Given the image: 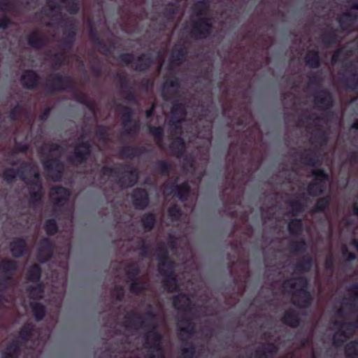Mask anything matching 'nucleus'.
I'll return each mask as SVG.
<instances>
[{"mask_svg":"<svg viewBox=\"0 0 358 358\" xmlns=\"http://www.w3.org/2000/svg\"><path fill=\"white\" fill-rule=\"evenodd\" d=\"M306 62L311 67H317L320 64V58L317 52L315 51L308 52L306 57Z\"/></svg>","mask_w":358,"mask_h":358,"instance_id":"nucleus-31","label":"nucleus"},{"mask_svg":"<svg viewBox=\"0 0 358 358\" xmlns=\"http://www.w3.org/2000/svg\"><path fill=\"white\" fill-rule=\"evenodd\" d=\"M352 128L358 129V120L353 123Z\"/></svg>","mask_w":358,"mask_h":358,"instance_id":"nucleus-64","label":"nucleus"},{"mask_svg":"<svg viewBox=\"0 0 358 358\" xmlns=\"http://www.w3.org/2000/svg\"><path fill=\"white\" fill-rule=\"evenodd\" d=\"M45 229L48 234H54L57 231L56 222L53 219L48 220L45 223Z\"/></svg>","mask_w":358,"mask_h":358,"instance_id":"nucleus-41","label":"nucleus"},{"mask_svg":"<svg viewBox=\"0 0 358 358\" xmlns=\"http://www.w3.org/2000/svg\"><path fill=\"white\" fill-rule=\"evenodd\" d=\"M27 292L31 298H41L43 296V289L41 285H36V287H27Z\"/></svg>","mask_w":358,"mask_h":358,"instance_id":"nucleus-37","label":"nucleus"},{"mask_svg":"<svg viewBox=\"0 0 358 358\" xmlns=\"http://www.w3.org/2000/svg\"><path fill=\"white\" fill-rule=\"evenodd\" d=\"M138 272V270L136 264L128 265L126 268L127 278L129 280H132L137 275Z\"/></svg>","mask_w":358,"mask_h":358,"instance_id":"nucleus-42","label":"nucleus"},{"mask_svg":"<svg viewBox=\"0 0 358 358\" xmlns=\"http://www.w3.org/2000/svg\"><path fill=\"white\" fill-rule=\"evenodd\" d=\"M18 345L16 343L8 345L2 352V358H17L18 355Z\"/></svg>","mask_w":358,"mask_h":358,"instance_id":"nucleus-26","label":"nucleus"},{"mask_svg":"<svg viewBox=\"0 0 358 358\" xmlns=\"http://www.w3.org/2000/svg\"><path fill=\"white\" fill-rule=\"evenodd\" d=\"M90 145L87 143H82L77 145L74 149V153L71 158V161L74 164L82 163L86 159L89 154Z\"/></svg>","mask_w":358,"mask_h":358,"instance_id":"nucleus-14","label":"nucleus"},{"mask_svg":"<svg viewBox=\"0 0 358 358\" xmlns=\"http://www.w3.org/2000/svg\"><path fill=\"white\" fill-rule=\"evenodd\" d=\"M350 247L355 248L358 251V241L353 240L350 244Z\"/></svg>","mask_w":358,"mask_h":358,"instance_id":"nucleus-60","label":"nucleus"},{"mask_svg":"<svg viewBox=\"0 0 358 358\" xmlns=\"http://www.w3.org/2000/svg\"><path fill=\"white\" fill-rule=\"evenodd\" d=\"M292 208L296 213L301 211L303 208V206L299 202L292 203Z\"/></svg>","mask_w":358,"mask_h":358,"instance_id":"nucleus-53","label":"nucleus"},{"mask_svg":"<svg viewBox=\"0 0 358 358\" xmlns=\"http://www.w3.org/2000/svg\"><path fill=\"white\" fill-rule=\"evenodd\" d=\"M150 132L154 136L159 147H163V131L161 127H149Z\"/></svg>","mask_w":358,"mask_h":358,"instance_id":"nucleus-34","label":"nucleus"},{"mask_svg":"<svg viewBox=\"0 0 358 358\" xmlns=\"http://www.w3.org/2000/svg\"><path fill=\"white\" fill-rule=\"evenodd\" d=\"M124 294V291L122 287H119L117 290H114L113 294L117 299H120Z\"/></svg>","mask_w":358,"mask_h":358,"instance_id":"nucleus-56","label":"nucleus"},{"mask_svg":"<svg viewBox=\"0 0 358 358\" xmlns=\"http://www.w3.org/2000/svg\"><path fill=\"white\" fill-rule=\"evenodd\" d=\"M307 280L303 277L292 278L283 283L285 292H292L293 303L301 308L308 306L312 298L306 290Z\"/></svg>","mask_w":358,"mask_h":358,"instance_id":"nucleus-5","label":"nucleus"},{"mask_svg":"<svg viewBox=\"0 0 358 358\" xmlns=\"http://www.w3.org/2000/svg\"><path fill=\"white\" fill-rule=\"evenodd\" d=\"M21 112V108L19 106H16L10 113V118L11 120H15L17 117V115Z\"/></svg>","mask_w":358,"mask_h":358,"instance_id":"nucleus-52","label":"nucleus"},{"mask_svg":"<svg viewBox=\"0 0 358 358\" xmlns=\"http://www.w3.org/2000/svg\"><path fill=\"white\" fill-rule=\"evenodd\" d=\"M208 7L207 3L203 0L198 1L192 8L194 24L191 33L196 38H204L210 31L211 25L205 17Z\"/></svg>","mask_w":358,"mask_h":358,"instance_id":"nucleus-6","label":"nucleus"},{"mask_svg":"<svg viewBox=\"0 0 358 358\" xmlns=\"http://www.w3.org/2000/svg\"><path fill=\"white\" fill-rule=\"evenodd\" d=\"M153 107H154V106H152V107L150 109H149V110H148L146 111V116H147L148 117H149L152 115V109H153Z\"/></svg>","mask_w":358,"mask_h":358,"instance_id":"nucleus-62","label":"nucleus"},{"mask_svg":"<svg viewBox=\"0 0 358 358\" xmlns=\"http://www.w3.org/2000/svg\"><path fill=\"white\" fill-rule=\"evenodd\" d=\"M155 217L153 214H148L142 218L143 226L145 230H150L155 224Z\"/></svg>","mask_w":358,"mask_h":358,"instance_id":"nucleus-36","label":"nucleus"},{"mask_svg":"<svg viewBox=\"0 0 358 358\" xmlns=\"http://www.w3.org/2000/svg\"><path fill=\"white\" fill-rule=\"evenodd\" d=\"M357 19V15L354 13H345L340 20L339 23L341 28L345 31H350V27L353 26Z\"/></svg>","mask_w":358,"mask_h":358,"instance_id":"nucleus-23","label":"nucleus"},{"mask_svg":"<svg viewBox=\"0 0 358 358\" xmlns=\"http://www.w3.org/2000/svg\"><path fill=\"white\" fill-rule=\"evenodd\" d=\"M8 22L9 21L7 17L4 16L0 17V28H6L8 26Z\"/></svg>","mask_w":358,"mask_h":358,"instance_id":"nucleus-54","label":"nucleus"},{"mask_svg":"<svg viewBox=\"0 0 358 358\" xmlns=\"http://www.w3.org/2000/svg\"><path fill=\"white\" fill-rule=\"evenodd\" d=\"M152 63V61L149 57L148 55H143L141 56L136 64H135V69L138 71H143L146 68H148L150 64Z\"/></svg>","mask_w":358,"mask_h":358,"instance_id":"nucleus-30","label":"nucleus"},{"mask_svg":"<svg viewBox=\"0 0 358 358\" xmlns=\"http://www.w3.org/2000/svg\"><path fill=\"white\" fill-rule=\"evenodd\" d=\"M310 265H311V260L309 259L308 262H307L306 265L304 266L303 269L308 270L310 267Z\"/></svg>","mask_w":358,"mask_h":358,"instance_id":"nucleus-61","label":"nucleus"},{"mask_svg":"<svg viewBox=\"0 0 358 358\" xmlns=\"http://www.w3.org/2000/svg\"><path fill=\"white\" fill-rule=\"evenodd\" d=\"M158 167L162 174L167 173L169 168V165L166 162H159L158 163Z\"/></svg>","mask_w":358,"mask_h":358,"instance_id":"nucleus-51","label":"nucleus"},{"mask_svg":"<svg viewBox=\"0 0 358 358\" xmlns=\"http://www.w3.org/2000/svg\"><path fill=\"white\" fill-rule=\"evenodd\" d=\"M69 195V191L63 187H52L50 191V199L55 208L64 206Z\"/></svg>","mask_w":358,"mask_h":358,"instance_id":"nucleus-13","label":"nucleus"},{"mask_svg":"<svg viewBox=\"0 0 358 358\" xmlns=\"http://www.w3.org/2000/svg\"><path fill=\"white\" fill-rule=\"evenodd\" d=\"M38 76L34 71H26L21 78L22 85L27 88H33L38 83Z\"/></svg>","mask_w":358,"mask_h":358,"instance_id":"nucleus-22","label":"nucleus"},{"mask_svg":"<svg viewBox=\"0 0 358 358\" xmlns=\"http://www.w3.org/2000/svg\"><path fill=\"white\" fill-rule=\"evenodd\" d=\"M32 331H33V327L31 324H29L24 326L19 334V338L21 341L27 340L28 338V337L31 335Z\"/></svg>","mask_w":358,"mask_h":358,"instance_id":"nucleus-39","label":"nucleus"},{"mask_svg":"<svg viewBox=\"0 0 358 358\" xmlns=\"http://www.w3.org/2000/svg\"><path fill=\"white\" fill-rule=\"evenodd\" d=\"M353 211L354 213L358 216V206L356 203L354 205Z\"/></svg>","mask_w":358,"mask_h":358,"instance_id":"nucleus-63","label":"nucleus"},{"mask_svg":"<svg viewBox=\"0 0 358 358\" xmlns=\"http://www.w3.org/2000/svg\"><path fill=\"white\" fill-rule=\"evenodd\" d=\"M31 307L36 320H41L45 315V307L38 303H31Z\"/></svg>","mask_w":358,"mask_h":358,"instance_id":"nucleus-33","label":"nucleus"},{"mask_svg":"<svg viewBox=\"0 0 358 358\" xmlns=\"http://www.w3.org/2000/svg\"><path fill=\"white\" fill-rule=\"evenodd\" d=\"M133 59H134L133 56L131 55H129V54L123 55L122 56V60L128 64L132 62Z\"/></svg>","mask_w":358,"mask_h":358,"instance_id":"nucleus-55","label":"nucleus"},{"mask_svg":"<svg viewBox=\"0 0 358 358\" xmlns=\"http://www.w3.org/2000/svg\"><path fill=\"white\" fill-rule=\"evenodd\" d=\"M16 177V172L13 169L6 170L3 178L7 182H11Z\"/></svg>","mask_w":358,"mask_h":358,"instance_id":"nucleus-46","label":"nucleus"},{"mask_svg":"<svg viewBox=\"0 0 358 358\" xmlns=\"http://www.w3.org/2000/svg\"><path fill=\"white\" fill-rule=\"evenodd\" d=\"M41 275V269L38 266H32L28 271V278L31 281H37Z\"/></svg>","mask_w":358,"mask_h":358,"instance_id":"nucleus-35","label":"nucleus"},{"mask_svg":"<svg viewBox=\"0 0 358 358\" xmlns=\"http://www.w3.org/2000/svg\"><path fill=\"white\" fill-rule=\"evenodd\" d=\"M306 248V243L304 241H301L299 242L293 243L291 245L292 250L294 252L300 251L304 250Z\"/></svg>","mask_w":358,"mask_h":358,"instance_id":"nucleus-47","label":"nucleus"},{"mask_svg":"<svg viewBox=\"0 0 358 358\" xmlns=\"http://www.w3.org/2000/svg\"><path fill=\"white\" fill-rule=\"evenodd\" d=\"M69 82V78L56 76L53 78V89L58 90H64L66 88Z\"/></svg>","mask_w":358,"mask_h":358,"instance_id":"nucleus-29","label":"nucleus"},{"mask_svg":"<svg viewBox=\"0 0 358 358\" xmlns=\"http://www.w3.org/2000/svg\"><path fill=\"white\" fill-rule=\"evenodd\" d=\"M175 192H176L177 196L180 200L185 199L187 198V196L188 195V192H189V186H188L187 183L184 182L182 185H180V186L176 185V187L173 186V185H166L164 190V194L170 195Z\"/></svg>","mask_w":358,"mask_h":358,"instance_id":"nucleus-15","label":"nucleus"},{"mask_svg":"<svg viewBox=\"0 0 358 358\" xmlns=\"http://www.w3.org/2000/svg\"><path fill=\"white\" fill-rule=\"evenodd\" d=\"M283 322L291 327H296L299 324V317L292 310H289L285 313Z\"/></svg>","mask_w":358,"mask_h":358,"instance_id":"nucleus-28","label":"nucleus"},{"mask_svg":"<svg viewBox=\"0 0 358 358\" xmlns=\"http://www.w3.org/2000/svg\"><path fill=\"white\" fill-rule=\"evenodd\" d=\"M132 201L136 208H144L148 203L147 192L143 189H136L132 194Z\"/></svg>","mask_w":358,"mask_h":358,"instance_id":"nucleus-16","label":"nucleus"},{"mask_svg":"<svg viewBox=\"0 0 358 358\" xmlns=\"http://www.w3.org/2000/svg\"><path fill=\"white\" fill-rule=\"evenodd\" d=\"M342 253L343 257H345L348 260H352L355 259L354 254L352 252H349L346 246H343L342 248Z\"/></svg>","mask_w":358,"mask_h":358,"instance_id":"nucleus-50","label":"nucleus"},{"mask_svg":"<svg viewBox=\"0 0 358 358\" xmlns=\"http://www.w3.org/2000/svg\"><path fill=\"white\" fill-rule=\"evenodd\" d=\"M25 248V241L20 238L15 239L10 243V251L16 257H20L24 254Z\"/></svg>","mask_w":358,"mask_h":358,"instance_id":"nucleus-24","label":"nucleus"},{"mask_svg":"<svg viewBox=\"0 0 358 358\" xmlns=\"http://www.w3.org/2000/svg\"><path fill=\"white\" fill-rule=\"evenodd\" d=\"M48 6L50 9V13L52 16L55 15L57 10L60 9L61 6H65L67 10L71 13H76L78 9V4L75 1H69L67 0H47Z\"/></svg>","mask_w":358,"mask_h":358,"instance_id":"nucleus-11","label":"nucleus"},{"mask_svg":"<svg viewBox=\"0 0 358 358\" xmlns=\"http://www.w3.org/2000/svg\"><path fill=\"white\" fill-rule=\"evenodd\" d=\"M301 221L296 219L292 220L288 224L289 231L292 234H298L301 230Z\"/></svg>","mask_w":358,"mask_h":358,"instance_id":"nucleus-38","label":"nucleus"},{"mask_svg":"<svg viewBox=\"0 0 358 358\" xmlns=\"http://www.w3.org/2000/svg\"><path fill=\"white\" fill-rule=\"evenodd\" d=\"M176 240H177L176 237H175L174 236L170 235L169 245L171 248H173L176 247Z\"/></svg>","mask_w":358,"mask_h":358,"instance_id":"nucleus-57","label":"nucleus"},{"mask_svg":"<svg viewBox=\"0 0 358 358\" xmlns=\"http://www.w3.org/2000/svg\"><path fill=\"white\" fill-rule=\"evenodd\" d=\"M346 358H358V343L350 342L345 348Z\"/></svg>","mask_w":358,"mask_h":358,"instance_id":"nucleus-32","label":"nucleus"},{"mask_svg":"<svg viewBox=\"0 0 358 358\" xmlns=\"http://www.w3.org/2000/svg\"><path fill=\"white\" fill-rule=\"evenodd\" d=\"M122 171V176L119 178V182L122 187H128L133 186L136 184L138 180V173L136 169H134L129 166L123 167V166H117L115 169L110 168H103L102 169V175L105 178L108 177L110 178L112 180L119 178V173Z\"/></svg>","mask_w":358,"mask_h":358,"instance_id":"nucleus-7","label":"nucleus"},{"mask_svg":"<svg viewBox=\"0 0 358 358\" xmlns=\"http://www.w3.org/2000/svg\"><path fill=\"white\" fill-rule=\"evenodd\" d=\"M173 306L180 315L178 322V335L182 340H185L192 335L194 330L190 319L192 313L191 299L184 294H179L174 297Z\"/></svg>","mask_w":358,"mask_h":358,"instance_id":"nucleus-3","label":"nucleus"},{"mask_svg":"<svg viewBox=\"0 0 358 358\" xmlns=\"http://www.w3.org/2000/svg\"><path fill=\"white\" fill-rule=\"evenodd\" d=\"M332 329L336 330L333 344L340 346L358 328V285L349 289V297L343 299L332 317Z\"/></svg>","mask_w":358,"mask_h":358,"instance_id":"nucleus-1","label":"nucleus"},{"mask_svg":"<svg viewBox=\"0 0 358 358\" xmlns=\"http://www.w3.org/2000/svg\"><path fill=\"white\" fill-rule=\"evenodd\" d=\"M122 155L125 157H133L136 155V150L130 148H125L122 152Z\"/></svg>","mask_w":358,"mask_h":358,"instance_id":"nucleus-48","label":"nucleus"},{"mask_svg":"<svg viewBox=\"0 0 358 358\" xmlns=\"http://www.w3.org/2000/svg\"><path fill=\"white\" fill-rule=\"evenodd\" d=\"M341 51L338 50L336 52H335L331 57V62L335 63L338 57V55L340 54Z\"/></svg>","mask_w":358,"mask_h":358,"instance_id":"nucleus-59","label":"nucleus"},{"mask_svg":"<svg viewBox=\"0 0 358 358\" xmlns=\"http://www.w3.org/2000/svg\"><path fill=\"white\" fill-rule=\"evenodd\" d=\"M39 173L34 167L25 165L20 178L30 185V201L34 206L41 200V185L38 183Z\"/></svg>","mask_w":358,"mask_h":358,"instance_id":"nucleus-9","label":"nucleus"},{"mask_svg":"<svg viewBox=\"0 0 358 358\" xmlns=\"http://www.w3.org/2000/svg\"><path fill=\"white\" fill-rule=\"evenodd\" d=\"M169 215L172 220H178L181 216V213L176 206H173L169 208Z\"/></svg>","mask_w":358,"mask_h":358,"instance_id":"nucleus-44","label":"nucleus"},{"mask_svg":"<svg viewBox=\"0 0 358 358\" xmlns=\"http://www.w3.org/2000/svg\"><path fill=\"white\" fill-rule=\"evenodd\" d=\"M44 38L37 32L31 33L28 38L29 44L34 48H39L44 43Z\"/></svg>","mask_w":358,"mask_h":358,"instance_id":"nucleus-27","label":"nucleus"},{"mask_svg":"<svg viewBox=\"0 0 358 358\" xmlns=\"http://www.w3.org/2000/svg\"><path fill=\"white\" fill-rule=\"evenodd\" d=\"M194 354V348L192 345L185 344L181 349L180 358H191Z\"/></svg>","mask_w":358,"mask_h":358,"instance_id":"nucleus-40","label":"nucleus"},{"mask_svg":"<svg viewBox=\"0 0 358 358\" xmlns=\"http://www.w3.org/2000/svg\"><path fill=\"white\" fill-rule=\"evenodd\" d=\"M315 103L320 108H328L332 103L331 96L327 92H321L315 97Z\"/></svg>","mask_w":358,"mask_h":358,"instance_id":"nucleus-25","label":"nucleus"},{"mask_svg":"<svg viewBox=\"0 0 358 358\" xmlns=\"http://www.w3.org/2000/svg\"><path fill=\"white\" fill-rule=\"evenodd\" d=\"M329 202V199L328 197L321 199L316 203V206H315L316 210H323L324 209H325L327 207Z\"/></svg>","mask_w":358,"mask_h":358,"instance_id":"nucleus-45","label":"nucleus"},{"mask_svg":"<svg viewBox=\"0 0 358 358\" xmlns=\"http://www.w3.org/2000/svg\"><path fill=\"white\" fill-rule=\"evenodd\" d=\"M13 4V0H1L0 1V9L7 10L9 9Z\"/></svg>","mask_w":358,"mask_h":358,"instance_id":"nucleus-49","label":"nucleus"},{"mask_svg":"<svg viewBox=\"0 0 358 358\" xmlns=\"http://www.w3.org/2000/svg\"><path fill=\"white\" fill-rule=\"evenodd\" d=\"M40 152L44 157V169L48 176L55 181L59 180L62 178L63 165L59 162L58 157L62 149L56 144H45Z\"/></svg>","mask_w":358,"mask_h":358,"instance_id":"nucleus-4","label":"nucleus"},{"mask_svg":"<svg viewBox=\"0 0 358 358\" xmlns=\"http://www.w3.org/2000/svg\"><path fill=\"white\" fill-rule=\"evenodd\" d=\"M52 255V246L48 238H44L38 249V259L41 262H47Z\"/></svg>","mask_w":358,"mask_h":358,"instance_id":"nucleus-18","label":"nucleus"},{"mask_svg":"<svg viewBox=\"0 0 358 358\" xmlns=\"http://www.w3.org/2000/svg\"><path fill=\"white\" fill-rule=\"evenodd\" d=\"M130 289L132 293L138 294L145 289V284L141 282L135 281L131 283Z\"/></svg>","mask_w":358,"mask_h":358,"instance_id":"nucleus-43","label":"nucleus"},{"mask_svg":"<svg viewBox=\"0 0 358 358\" xmlns=\"http://www.w3.org/2000/svg\"><path fill=\"white\" fill-rule=\"evenodd\" d=\"M178 89V81L176 78H171L166 80L162 87V96L165 99H169L170 95L177 92Z\"/></svg>","mask_w":358,"mask_h":358,"instance_id":"nucleus-19","label":"nucleus"},{"mask_svg":"<svg viewBox=\"0 0 358 358\" xmlns=\"http://www.w3.org/2000/svg\"><path fill=\"white\" fill-rule=\"evenodd\" d=\"M120 113L122 115L124 131L131 135L134 134L138 129L139 124L138 122L130 120V117L131 115V109L127 107H123L121 109Z\"/></svg>","mask_w":358,"mask_h":358,"instance_id":"nucleus-12","label":"nucleus"},{"mask_svg":"<svg viewBox=\"0 0 358 358\" xmlns=\"http://www.w3.org/2000/svg\"><path fill=\"white\" fill-rule=\"evenodd\" d=\"M186 114L185 108L182 104H175L171 108V118L169 131L173 141L169 146L170 152L177 157L182 156L185 148L183 140L177 135L182 134V122Z\"/></svg>","mask_w":358,"mask_h":358,"instance_id":"nucleus-2","label":"nucleus"},{"mask_svg":"<svg viewBox=\"0 0 358 358\" xmlns=\"http://www.w3.org/2000/svg\"><path fill=\"white\" fill-rule=\"evenodd\" d=\"M17 268L16 262L14 260H3L0 263V273L1 278H0V285H3L2 278H10V275Z\"/></svg>","mask_w":358,"mask_h":358,"instance_id":"nucleus-17","label":"nucleus"},{"mask_svg":"<svg viewBox=\"0 0 358 358\" xmlns=\"http://www.w3.org/2000/svg\"><path fill=\"white\" fill-rule=\"evenodd\" d=\"M333 264V257L331 256H329L325 262V268L327 269L331 268Z\"/></svg>","mask_w":358,"mask_h":358,"instance_id":"nucleus-58","label":"nucleus"},{"mask_svg":"<svg viewBox=\"0 0 358 358\" xmlns=\"http://www.w3.org/2000/svg\"><path fill=\"white\" fill-rule=\"evenodd\" d=\"M157 255L159 261L158 269L164 276L165 286L169 292H173L178 287V284L173 275V262L167 260V252L163 248L157 249Z\"/></svg>","mask_w":358,"mask_h":358,"instance_id":"nucleus-8","label":"nucleus"},{"mask_svg":"<svg viewBox=\"0 0 358 358\" xmlns=\"http://www.w3.org/2000/svg\"><path fill=\"white\" fill-rule=\"evenodd\" d=\"M186 50L182 45H176L171 54V62L170 64V69H172L175 65H178L182 60Z\"/></svg>","mask_w":358,"mask_h":358,"instance_id":"nucleus-21","label":"nucleus"},{"mask_svg":"<svg viewBox=\"0 0 358 358\" xmlns=\"http://www.w3.org/2000/svg\"><path fill=\"white\" fill-rule=\"evenodd\" d=\"M277 352V348L273 344H266L259 347L255 352L257 358H271Z\"/></svg>","mask_w":358,"mask_h":358,"instance_id":"nucleus-20","label":"nucleus"},{"mask_svg":"<svg viewBox=\"0 0 358 358\" xmlns=\"http://www.w3.org/2000/svg\"><path fill=\"white\" fill-rule=\"evenodd\" d=\"M314 180L308 186V192L312 196H318L324 190L327 182V175L322 170H314L312 172Z\"/></svg>","mask_w":358,"mask_h":358,"instance_id":"nucleus-10","label":"nucleus"}]
</instances>
